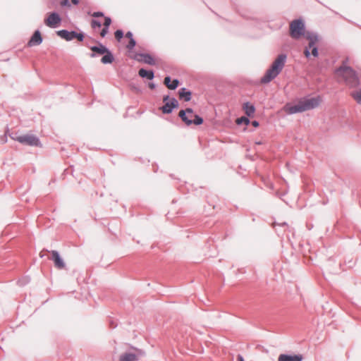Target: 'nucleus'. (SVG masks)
<instances>
[{
	"mask_svg": "<svg viewBox=\"0 0 361 361\" xmlns=\"http://www.w3.org/2000/svg\"><path fill=\"white\" fill-rule=\"evenodd\" d=\"M75 38H77L80 42H82L84 39V35L82 33H78L75 32Z\"/></svg>",
	"mask_w": 361,
	"mask_h": 361,
	"instance_id": "obj_31",
	"label": "nucleus"
},
{
	"mask_svg": "<svg viewBox=\"0 0 361 361\" xmlns=\"http://www.w3.org/2000/svg\"><path fill=\"white\" fill-rule=\"evenodd\" d=\"M237 123L238 124L244 123L246 125H247L250 123V120L246 117H241L240 118H238Z\"/></svg>",
	"mask_w": 361,
	"mask_h": 361,
	"instance_id": "obj_26",
	"label": "nucleus"
},
{
	"mask_svg": "<svg viewBox=\"0 0 361 361\" xmlns=\"http://www.w3.org/2000/svg\"><path fill=\"white\" fill-rule=\"evenodd\" d=\"M90 49L95 53L99 54H104L109 50L105 46L100 44L99 46H93L90 47Z\"/></svg>",
	"mask_w": 361,
	"mask_h": 361,
	"instance_id": "obj_20",
	"label": "nucleus"
},
{
	"mask_svg": "<svg viewBox=\"0 0 361 361\" xmlns=\"http://www.w3.org/2000/svg\"><path fill=\"white\" fill-rule=\"evenodd\" d=\"M42 38L40 34V32L39 30H36L33 35L32 36L31 39L28 42V45L32 46H36L39 45L42 43Z\"/></svg>",
	"mask_w": 361,
	"mask_h": 361,
	"instance_id": "obj_14",
	"label": "nucleus"
},
{
	"mask_svg": "<svg viewBox=\"0 0 361 361\" xmlns=\"http://www.w3.org/2000/svg\"><path fill=\"white\" fill-rule=\"evenodd\" d=\"M351 97L360 105H361V88L350 93Z\"/></svg>",
	"mask_w": 361,
	"mask_h": 361,
	"instance_id": "obj_22",
	"label": "nucleus"
},
{
	"mask_svg": "<svg viewBox=\"0 0 361 361\" xmlns=\"http://www.w3.org/2000/svg\"><path fill=\"white\" fill-rule=\"evenodd\" d=\"M92 16L93 17H102L104 16V13L102 12H100V11H97V12H94Z\"/></svg>",
	"mask_w": 361,
	"mask_h": 361,
	"instance_id": "obj_32",
	"label": "nucleus"
},
{
	"mask_svg": "<svg viewBox=\"0 0 361 361\" xmlns=\"http://www.w3.org/2000/svg\"><path fill=\"white\" fill-rule=\"evenodd\" d=\"M320 102L321 99L319 97H305L300 100L296 104H286L283 107V111L288 114L302 113L317 107Z\"/></svg>",
	"mask_w": 361,
	"mask_h": 361,
	"instance_id": "obj_1",
	"label": "nucleus"
},
{
	"mask_svg": "<svg viewBox=\"0 0 361 361\" xmlns=\"http://www.w3.org/2000/svg\"><path fill=\"white\" fill-rule=\"evenodd\" d=\"M51 253V259L54 262V265L56 268L61 269L65 267V263L63 259L60 257V255L58 251L52 250Z\"/></svg>",
	"mask_w": 361,
	"mask_h": 361,
	"instance_id": "obj_9",
	"label": "nucleus"
},
{
	"mask_svg": "<svg viewBox=\"0 0 361 361\" xmlns=\"http://www.w3.org/2000/svg\"><path fill=\"white\" fill-rule=\"evenodd\" d=\"M114 60V56L111 52L108 50L107 52L104 54V56L102 58L101 62L104 64L111 63Z\"/></svg>",
	"mask_w": 361,
	"mask_h": 361,
	"instance_id": "obj_19",
	"label": "nucleus"
},
{
	"mask_svg": "<svg viewBox=\"0 0 361 361\" xmlns=\"http://www.w3.org/2000/svg\"><path fill=\"white\" fill-rule=\"evenodd\" d=\"M136 44V42H135V40L134 39H131L130 41H129V43L127 45V48L130 50L133 49L134 48V47L135 46Z\"/></svg>",
	"mask_w": 361,
	"mask_h": 361,
	"instance_id": "obj_27",
	"label": "nucleus"
},
{
	"mask_svg": "<svg viewBox=\"0 0 361 361\" xmlns=\"http://www.w3.org/2000/svg\"><path fill=\"white\" fill-rule=\"evenodd\" d=\"M61 5L62 6H70V4H69V0H62L61 1Z\"/></svg>",
	"mask_w": 361,
	"mask_h": 361,
	"instance_id": "obj_33",
	"label": "nucleus"
},
{
	"mask_svg": "<svg viewBox=\"0 0 361 361\" xmlns=\"http://www.w3.org/2000/svg\"><path fill=\"white\" fill-rule=\"evenodd\" d=\"M149 87L152 90L154 89L156 85L154 82H149L148 85Z\"/></svg>",
	"mask_w": 361,
	"mask_h": 361,
	"instance_id": "obj_35",
	"label": "nucleus"
},
{
	"mask_svg": "<svg viewBox=\"0 0 361 361\" xmlns=\"http://www.w3.org/2000/svg\"><path fill=\"white\" fill-rule=\"evenodd\" d=\"M186 114H188L190 117H192L195 115L192 109L187 108L185 110H180L178 114V116L181 118L183 121L187 126H190L192 124V119L188 118V116Z\"/></svg>",
	"mask_w": 361,
	"mask_h": 361,
	"instance_id": "obj_8",
	"label": "nucleus"
},
{
	"mask_svg": "<svg viewBox=\"0 0 361 361\" xmlns=\"http://www.w3.org/2000/svg\"><path fill=\"white\" fill-rule=\"evenodd\" d=\"M111 23V19L109 17H105L104 18V26L109 27Z\"/></svg>",
	"mask_w": 361,
	"mask_h": 361,
	"instance_id": "obj_29",
	"label": "nucleus"
},
{
	"mask_svg": "<svg viewBox=\"0 0 361 361\" xmlns=\"http://www.w3.org/2000/svg\"><path fill=\"white\" fill-rule=\"evenodd\" d=\"M137 357L135 353H126L121 355L119 361H137Z\"/></svg>",
	"mask_w": 361,
	"mask_h": 361,
	"instance_id": "obj_17",
	"label": "nucleus"
},
{
	"mask_svg": "<svg viewBox=\"0 0 361 361\" xmlns=\"http://www.w3.org/2000/svg\"><path fill=\"white\" fill-rule=\"evenodd\" d=\"M252 126H255V127H257V126H259V123H258V121H253L252 122Z\"/></svg>",
	"mask_w": 361,
	"mask_h": 361,
	"instance_id": "obj_37",
	"label": "nucleus"
},
{
	"mask_svg": "<svg viewBox=\"0 0 361 361\" xmlns=\"http://www.w3.org/2000/svg\"><path fill=\"white\" fill-rule=\"evenodd\" d=\"M108 31H109V27L104 26V28L102 30V31L100 32L101 37H104L106 35V34L108 33Z\"/></svg>",
	"mask_w": 361,
	"mask_h": 361,
	"instance_id": "obj_28",
	"label": "nucleus"
},
{
	"mask_svg": "<svg viewBox=\"0 0 361 361\" xmlns=\"http://www.w3.org/2000/svg\"><path fill=\"white\" fill-rule=\"evenodd\" d=\"M90 56H91L92 58H94V57H95V56H96V55H95V54H94V53H92V54H90Z\"/></svg>",
	"mask_w": 361,
	"mask_h": 361,
	"instance_id": "obj_40",
	"label": "nucleus"
},
{
	"mask_svg": "<svg viewBox=\"0 0 361 361\" xmlns=\"http://www.w3.org/2000/svg\"><path fill=\"white\" fill-rule=\"evenodd\" d=\"M91 25H92V28H96V27L99 28L102 26V23L99 20L93 19L91 21Z\"/></svg>",
	"mask_w": 361,
	"mask_h": 361,
	"instance_id": "obj_25",
	"label": "nucleus"
},
{
	"mask_svg": "<svg viewBox=\"0 0 361 361\" xmlns=\"http://www.w3.org/2000/svg\"><path fill=\"white\" fill-rule=\"evenodd\" d=\"M192 117L194 118V119L192 120V124L199 126L203 123V119L200 116L195 114Z\"/></svg>",
	"mask_w": 361,
	"mask_h": 361,
	"instance_id": "obj_23",
	"label": "nucleus"
},
{
	"mask_svg": "<svg viewBox=\"0 0 361 361\" xmlns=\"http://www.w3.org/2000/svg\"><path fill=\"white\" fill-rule=\"evenodd\" d=\"M302 355H287L281 354L278 358V361H302Z\"/></svg>",
	"mask_w": 361,
	"mask_h": 361,
	"instance_id": "obj_12",
	"label": "nucleus"
},
{
	"mask_svg": "<svg viewBox=\"0 0 361 361\" xmlns=\"http://www.w3.org/2000/svg\"><path fill=\"white\" fill-rule=\"evenodd\" d=\"M138 75L143 78H147V80H152L154 77V73L153 71H147L144 68H140L138 71Z\"/></svg>",
	"mask_w": 361,
	"mask_h": 361,
	"instance_id": "obj_16",
	"label": "nucleus"
},
{
	"mask_svg": "<svg viewBox=\"0 0 361 361\" xmlns=\"http://www.w3.org/2000/svg\"><path fill=\"white\" fill-rule=\"evenodd\" d=\"M169 95H166L163 98V102L164 103L168 102H169Z\"/></svg>",
	"mask_w": 361,
	"mask_h": 361,
	"instance_id": "obj_36",
	"label": "nucleus"
},
{
	"mask_svg": "<svg viewBox=\"0 0 361 361\" xmlns=\"http://www.w3.org/2000/svg\"><path fill=\"white\" fill-rule=\"evenodd\" d=\"M73 4L77 5L79 3V0H72Z\"/></svg>",
	"mask_w": 361,
	"mask_h": 361,
	"instance_id": "obj_39",
	"label": "nucleus"
},
{
	"mask_svg": "<svg viewBox=\"0 0 361 361\" xmlns=\"http://www.w3.org/2000/svg\"><path fill=\"white\" fill-rule=\"evenodd\" d=\"M61 21L60 16L57 13L53 12L45 19L44 23L47 26L54 28L56 27Z\"/></svg>",
	"mask_w": 361,
	"mask_h": 361,
	"instance_id": "obj_7",
	"label": "nucleus"
},
{
	"mask_svg": "<svg viewBox=\"0 0 361 361\" xmlns=\"http://www.w3.org/2000/svg\"><path fill=\"white\" fill-rule=\"evenodd\" d=\"M164 83L169 89L173 90L178 86L179 80L178 79H174L173 81H171V77L166 76L164 78Z\"/></svg>",
	"mask_w": 361,
	"mask_h": 361,
	"instance_id": "obj_15",
	"label": "nucleus"
},
{
	"mask_svg": "<svg viewBox=\"0 0 361 361\" xmlns=\"http://www.w3.org/2000/svg\"><path fill=\"white\" fill-rule=\"evenodd\" d=\"M286 59L287 56L284 54L279 55L261 78V82L266 84L276 78L283 70Z\"/></svg>",
	"mask_w": 361,
	"mask_h": 361,
	"instance_id": "obj_2",
	"label": "nucleus"
},
{
	"mask_svg": "<svg viewBox=\"0 0 361 361\" xmlns=\"http://www.w3.org/2000/svg\"><path fill=\"white\" fill-rule=\"evenodd\" d=\"M243 109L246 115H247L248 116H252L255 111V106L252 104H250L249 102H246L244 104Z\"/></svg>",
	"mask_w": 361,
	"mask_h": 361,
	"instance_id": "obj_21",
	"label": "nucleus"
},
{
	"mask_svg": "<svg viewBox=\"0 0 361 361\" xmlns=\"http://www.w3.org/2000/svg\"><path fill=\"white\" fill-rule=\"evenodd\" d=\"M338 76L342 78L350 87H357L360 85V80L355 71L349 66H343L336 71Z\"/></svg>",
	"mask_w": 361,
	"mask_h": 361,
	"instance_id": "obj_3",
	"label": "nucleus"
},
{
	"mask_svg": "<svg viewBox=\"0 0 361 361\" xmlns=\"http://www.w3.org/2000/svg\"><path fill=\"white\" fill-rule=\"evenodd\" d=\"M312 54L315 57L318 56V49L315 45L312 47Z\"/></svg>",
	"mask_w": 361,
	"mask_h": 361,
	"instance_id": "obj_30",
	"label": "nucleus"
},
{
	"mask_svg": "<svg viewBox=\"0 0 361 361\" xmlns=\"http://www.w3.org/2000/svg\"><path fill=\"white\" fill-rule=\"evenodd\" d=\"M20 143L27 145L30 146H38L40 144L39 140L34 135H24L12 137Z\"/></svg>",
	"mask_w": 361,
	"mask_h": 361,
	"instance_id": "obj_5",
	"label": "nucleus"
},
{
	"mask_svg": "<svg viewBox=\"0 0 361 361\" xmlns=\"http://www.w3.org/2000/svg\"><path fill=\"white\" fill-rule=\"evenodd\" d=\"M135 59L138 61H142L149 65H154L155 61L153 57L148 54H137Z\"/></svg>",
	"mask_w": 361,
	"mask_h": 361,
	"instance_id": "obj_11",
	"label": "nucleus"
},
{
	"mask_svg": "<svg viewBox=\"0 0 361 361\" xmlns=\"http://www.w3.org/2000/svg\"><path fill=\"white\" fill-rule=\"evenodd\" d=\"M188 116V118L189 119H191L192 117H190V116H188V114H186Z\"/></svg>",
	"mask_w": 361,
	"mask_h": 361,
	"instance_id": "obj_41",
	"label": "nucleus"
},
{
	"mask_svg": "<svg viewBox=\"0 0 361 361\" xmlns=\"http://www.w3.org/2000/svg\"><path fill=\"white\" fill-rule=\"evenodd\" d=\"M305 26L302 19H296L290 23V35L293 39H298L305 35Z\"/></svg>",
	"mask_w": 361,
	"mask_h": 361,
	"instance_id": "obj_4",
	"label": "nucleus"
},
{
	"mask_svg": "<svg viewBox=\"0 0 361 361\" xmlns=\"http://www.w3.org/2000/svg\"><path fill=\"white\" fill-rule=\"evenodd\" d=\"M178 94L180 99H183L185 102H189L191 99V92L187 90L185 87L180 89Z\"/></svg>",
	"mask_w": 361,
	"mask_h": 361,
	"instance_id": "obj_18",
	"label": "nucleus"
},
{
	"mask_svg": "<svg viewBox=\"0 0 361 361\" xmlns=\"http://www.w3.org/2000/svg\"><path fill=\"white\" fill-rule=\"evenodd\" d=\"M57 35L66 41H71L75 38V31L61 30L57 32Z\"/></svg>",
	"mask_w": 361,
	"mask_h": 361,
	"instance_id": "obj_13",
	"label": "nucleus"
},
{
	"mask_svg": "<svg viewBox=\"0 0 361 361\" xmlns=\"http://www.w3.org/2000/svg\"><path fill=\"white\" fill-rule=\"evenodd\" d=\"M115 37L118 41H120L123 37V32L121 30H117L115 33Z\"/></svg>",
	"mask_w": 361,
	"mask_h": 361,
	"instance_id": "obj_24",
	"label": "nucleus"
},
{
	"mask_svg": "<svg viewBox=\"0 0 361 361\" xmlns=\"http://www.w3.org/2000/svg\"><path fill=\"white\" fill-rule=\"evenodd\" d=\"M178 105V101L175 98H172L170 102H166L161 107V111L164 114H170L173 109L176 108Z\"/></svg>",
	"mask_w": 361,
	"mask_h": 361,
	"instance_id": "obj_10",
	"label": "nucleus"
},
{
	"mask_svg": "<svg viewBox=\"0 0 361 361\" xmlns=\"http://www.w3.org/2000/svg\"><path fill=\"white\" fill-rule=\"evenodd\" d=\"M126 37L129 38L130 40L131 39H133V33L131 32H128L126 35Z\"/></svg>",
	"mask_w": 361,
	"mask_h": 361,
	"instance_id": "obj_34",
	"label": "nucleus"
},
{
	"mask_svg": "<svg viewBox=\"0 0 361 361\" xmlns=\"http://www.w3.org/2000/svg\"><path fill=\"white\" fill-rule=\"evenodd\" d=\"M238 361H244L243 357L240 355H238Z\"/></svg>",
	"mask_w": 361,
	"mask_h": 361,
	"instance_id": "obj_38",
	"label": "nucleus"
},
{
	"mask_svg": "<svg viewBox=\"0 0 361 361\" xmlns=\"http://www.w3.org/2000/svg\"><path fill=\"white\" fill-rule=\"evenodd\" d=\"M305 37L309 40V47H306L304 51L305 56L308 58L310 56V49L314 46L318 41V37L312 32H305Z\"/></svg>",
	"mask_w": 361,
	"mask_h": 361,
	"instance_id": "obj_6",
	"label": "nucleus"
}]
</instances>
